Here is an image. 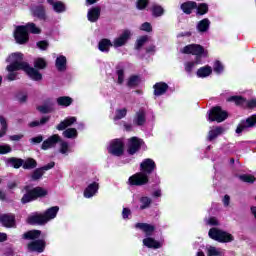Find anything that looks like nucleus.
<instances>
[{"label": "nucleus", "instance_id": "obj_30", "mask_svg": "<svg viewBox=\"0 0 256 256\" xmlns=\"http://www.w3.org/2000/svg\"><path fill=\"white\" fill-rule=\"evenodd\" d=\"M211 25V21L209 19L205 18L198 22L197 24V30L199 33H205L209 30V26Z\"/></svg>", "mask_w": 256, "mask_h": 256}, {"label": "nucleus", "instance_id": "obj_16", "mask_svg": "<svg viewBox=\"0 0 256 256\" xmlns=\"http://www.w3.org/2000/svg\"><path fill=\"white\" fill-rule=\"evenodd\" d=\"M31 13L34 17L45 21L47 19V15L45 14V6L43 5H34L31 7Z\"/></svg>", "mask_w": 256, "mask_h": 256}, {"label": "nucleus", "instance_id": "obj_29", "mask_svg": "<svg viewBox=\"0 0 256 256\" xmlns=\"http://www.w3.org/2000/svg\"><path fill=\"white\" fill-rule=\"evenodd\" d=\"M143 245L145 247H148V249H159L161 248V243H159L158 241H156L153 238H145L143 240Z\"/></svg>", "mask_w": 256, "mask_h": 256}, {"label": "nucleus", "instance_id": "obj_36", "mask_svg": "<svg viewBox=\"0 0 256 256\" xmlns=\"http://www.w3.org/2000/svg\"><path fill=\"white\" fill-rule=\"evenodd\" d=\"M22 167L23 169H35V167H37V161L33 158H29L25 162L23 161Z\"/></svg>", "mask_w": 256, "mask_h": 256}, {"label": "nucleus", "instance_id": "obj_32", "mask_svg": "<svg viewBox=\"0 0 256 256\" xmlns=\"http://www.w3.org/2000/svg\"><path fill=\"white\" fill-rule=\"evenodd\" d=\"M213 73V69L211 66H204L198 69L197 76L201 78L209 77V75Z\"/></svg>", "mask_w": 256, "mask_h": 256}, {"label": "nucleus", "instance_id": "obj_48", "mask_svg": "<svg viewBox=\"0 0 256 256\" xmlns=\"http://www.w3.org/2000/svg\"><path fill=\"white\" fill-rule=\"evenodd\" d=\"M214 73H217L218 75L223 73V64H221L220 61H216L213 66Z\"/></svg>", "mask_w": 256, "mask_h": 256}, {"label": "nucleus", "instance_id": "obj_54", "mask_svg": "<svg viewBox=\"0 0 256 256\" xmlns=\"http://www.w3.org/2000/svg\"><path fill=\"white\" fill-rule=\"evenodd\" d=\"M147 36H142L140 39L136 42V49H139L140 47L144 46L145 43H147Z\"/></svg>", "mask_w": 256, "mask_h": 256}, {"label": "nucleus", "instance_id": "obj_43", "mask_svg": "<svg viewBox=\"0 0 256 256\" xmlns=\"http://www.w3.org/2000/svg\"><path fill=\"white\" fill-rule=\"evenodd\" d=\"M208 255L209 256H221V255H223V250L220 248H215L213 246H210L208 248Z\"/></svg>", "mask_w": 256, "mask_h": 256}, {"label": "nucleus", "instance_id": "obj_13", "mask_svg": "<svg viewBox=\"0 0 256 256\" xmlns=\"http://www.w3.org/2000/svg\"><path fill=\"white\" fill-rule=\"evenodd\" d=\"M53 167H55V162H50L41 168H37L31 175L32 181H39L45 174V171H49V169H53Z\"/></svg>", "mask_w": 256, "mask_h": 256}, {"label": "nucleus", "instance_id": "obj_62", "mask_svg": "<svg viewBox=\"0 0 256 256\" xmlns=\"http://www.w3.org/2000/svg\"><path fill=\"white\" fill-rule=\"evenodd\" d=\"M208 225H219V220L215 217H211L207 221Z\"/></svg>", "mask_w": 256, "mask_h": 256}, {"label": "nucleus", "instance_id": "obj_23", "mask_svg": "<svg viewBox=\"0 0 256 256\" xmlns=\"http://www.w3.org/2000/svg\"><path fill=\"white\" fill-rule=\"evenodd\" d=\"M47 3L52 5V9L55 11V13H65L66 11L65 4L61 1L55 2V0H47Z\"/></svg>", "mask_w": 256, "mask_h": 256}, {"label": "nucleus", "instance_id": "obj_38", "mask_svg": "<svg viewBox=\"0 0 256 256\" xmlns=\"http://www.w3.org/2000/svg\"><path fill=\"white\" fill-rule=\"evenodd\" d=\"M63 135L66 139H75V137H77V129L68 128L63 132Z\"/></svg>", "mask_w": 256, "mask_h": 256}, {"label": "nucleus", "instance_id": "obj_31", "mask_svg": "<svg viewBox=\"0 0 256 256\" xmlns=\"http://www.w3.org/2000/svg\"><path fill=\"white\" fill-rule=\"evenodd\" d=\"M56 68L58 71H65L67 69V58L65 56H59L56 59Z\"/></svg>", "mask_w": 256, "mask_h": 256}, {"label": "nucleus", "instance_id": "obj_63", "mask_svg": "<svg viewBox=\"0 0 256 256\" xmlns=\"http://www.w3.org/2000/svg\"><path fill=\"white\" fill-rule=\"evenodd\" d=\"M229 201H231V198L229 197V195H225L223 198V204L225 205V207H229Z\"/></svg>", "mask_w": 256, "mask_h": 256}, {"label": "nucleus", "instance_id": "obj_15", "mask_svg": "<svg viewBox=\"0 0 256 256\" xmlns=\"http://www.w3.org/2000/svg\"><path fill=\"white\" fill-rule=\"evenodd\" d=\"M59 141H61V137L58 134H54L42 143L41 149H43V151H47V149L55 147Z\"/></svg>", "mask_w": 256, "mask_h": 256}, {"label": "nucleus", "instance_id": "obj_4", "mask_svg": "<svg viewBox=\"0 0 256 256\" xmlns=\"http://www.w3.org/2000/svg\"><path fill=\"white\" fill-rule=\"evenodd\" d=\"M182 53L196 55V62H188L185 64V71H187V73H191V71H193V67L201 63V60H199L200 57H207L205 49H203L199 44H190L185 46L182 49Z\"/></svg>", "mask_w": 256, "mask_h": 256}, {"label": "nucleus", "instance_id": "obj_50", "mask_svg": "<svg viewBox=\"0 0 256 256\" xmlns=\"http://www.w3.org/2000/svg\"><path fill=\"white\" fill-rule=\"evenodd\" d=\"M116 75H118V84L122 85L123 81H125V72L123 69H119L116 71Z\"/></svg>", "mask_w": 256, "mask_h": 256}, {"label": "nucleus", "instance_id": "obj_47", "mask_svg": "<svg viewBox=\"0 0 256 256\" xmlns=\"http://www.w3.org/2000/svg\"><path fill=\"white\" fill-rule=\"evenodd\" d=\"M136 85H139V77L138 76H132L128 80V87H136Z\"/></svg>", "mask_w": 256, "mask_h": 256}, {"label": "nucleus", "instance_id": "obj_10", "mask_svg": "<svg viewBox=\"0 0 256 256\" xmlns=\"http://www.w3.org/2000/svg\"><path fill=\"white\" fill-rule=\"evenodd\" d=\"M123 147V141L120 139H115L110 142L108 152L111 153V155H115L116 157H121V154L123 153Z\"/></svg>", "mask_w": 256, "mask_h": 256}, {"label": "nucleus", "instance_id": "obj_14", "mask_svg": "<svg viewBox=\"0 0 256 256\" xmlns=\"http://www.w3.org/2000/svg\"><path fill=\"white\" fill-rule=\"evenodd\" d=\"M131 39V31L124 30L123 33L118 37L115 38L113 41V47H123Z\"/></svg>", "mask_w": 256, "mask_h": 256}, {"label": "nucleus", "instance_id": "obj_22", "mask_svg": "<svg viewBox=\"0 0 256 256\" xmlns=\"http://www.w3.org/2000/svg\"><path fill=\"white\" fill-rule=\"evenodd\" d=\"M136 229H140L147 235V237L153 235V231H155V226L147 223H137L135 224Z\"/></svg>", "mask_w": 256, "mask_h": 256}, {"label": "nucleus", "instance_id": "obj_57", "mask_svg": "<svg viewBox=\"0 0 256 256\" xmlns=\"http://www.w3.org/2000/svg\"><path fill=\"white\" fill-rule=\"evenodd\" d=\"M2 253L4 256H13L14 255L13 248H11V247L3 248Z\"/></svg>", "mask_w": 256, "mask_h": 256}, {"label": "nucleus", "instance_id": "obj_44", "mask_svg": "<svg viewBox=\"0 0 256 256\" xmlns=\"http://www.w3.org/2000/svg\"><path fill=\"white\" fill-rule=\"evenodd\" d=\"M34 67L36 69H45V67H47V62H45V59L43 58H37L34 61Z\"/></svg>", "mask_w": 256, "mask_h": 256}, {"label": "nucleus", "instance_id": "obj_27", "mask_svg": "<svg viewBox=\"0 0 256 256\" xmlns=\"http://www.w3.org/2000/svg\"><path fill=\"white\" fill-rule=\"evenodd\" d=\"M222 133H225V128L223 127H216L211 129L208 132V141H213L214 139H217L219 135H222Z\"/></svg>", "mask_w": 256, "mask_h": 256}, {"label": "nucleus", "instance_id": "obj_59", "mask_svg": "<svg viewBox=\"0 0 256 256\" xmlns=\"http://www.w3.org/2000/svg\"><path fill=\"white\" fill-rule=\"evenodd\" d=\"M129 215H131V210L129 208H123V211H122L123 219H129Z\"/></svg>", "mask_w": 256, "mask_h": 256}, {"label": "nucleus", "instance_id": "obj_42", "mask_svg": "<svg viewBox=\"0 0 256 256\" xmlns=\"http://www.w3.org/2000/svg\"><path fill=\"white\" fill-rule=\"evenodd\" d=\"M165 13V10H163V7L159 5L152 6V15L154 17H161Z\"/></svg>", "mask_w": 256, "mask_h": 256}, {"label": "nucleus", "instance_id": "obj_8", "mask_svg": "<svg viewBox=\"0 0 256 256\" xmlns=\"http://www.w3.org/2000/svg\"><path fill=\"white\" fill-rule=\"evenodd\" d=\"M228 115L226 111H223L221 107L216 106L208 112V120L216 121L217 123H223L227 119Z\"/></svg>", "mask_w": 256, "mask_h": 256}, {"label": "nucleus", "instance_id": "obj_6", "mask_svg": "<svg viewBox=\"0 0 256 256\" xmlns=\"http://www.w3.org/2000/svg\"><path fill=\"white\" fill-rule=\"evenodd\" d=\"M209 238L219 243H231L233 241V235L217 228H211L208 232Z\"/></svg>", "mask_w": 256, "mask_h": 256}, {"label": "nucleus", "instance_id": "obj_45", "mask_svg": "<svg viewBox=\"0 0 256 256\" xmlns=\"http://www.w3.org/2000/svg\"><path fill=\"white\" fill-rule=\"evenodd\" d=\"M197 15H205L209 11V6L205 3L199 4L197 7Z\"/></svg>", "mask_w": 256, "mask_h": 256}, {"label": "nucleus", "instance_id": "obj_24", "mask_svg": "<svg viewBox=\"0 0 256 256\" xmlns=\"http://www.w3.org/2000/svg\"><path fill=\"white\" fill-rule=\"evenodd\" d=\"M76 122H77L76 117H68L64 121L60 122L58 124V126L56 127V129L58 131H65V129H67V127H71V125H73V123H76Z\"/></svg>", "mask_w": 256, "mask_h": 256}, {"label": "nucleus", "instance_id": "obj_5", "mask_svg": "<svg viewBox=\"0 0 256 256\" xmlns=\"http://www.w3.org/2000/svg\"><path fill=\"white\" fill-rule=\"evenodd\" d=\"M59 213V206H53L46 210L45 214H33L27 218L29 225H45L51 219H55Z\"/></svg>", "mask_w": 256, "mask_h": 256}, {"label": "nucleus", "instance_id": "obj_18", "mask_svg": "<svg viewBox=\"0 0 256 256\" xmlns=\"http://www.w3.org/2000/svg\"><path fill=\"white\" fill-rule=\"evenodd\" d=\"M28 249L36 253H43V251H45V240L32 241L28 244Z\"/></svg>", "mask_w": 256, "mask_h": 256}, {"label": "nucleus", "instance_id": "obj_55", "mask_svg": "<svg viewBox=\"0 0 256 256\" xmlns=\"http://www.w3.org/2000/svg\"><path fill=\"white\" fill-rule=\"evenodd\" d=\"M67 151H69V143L61 142V144H60V153L65 155V153H67Z\"/></svg>", "mask_w": 256, "mask_h": 256}, {"label": "nucleus", "instance_id": "obj_3", "mask_svg": "<svg viewBox=\"0 0 256 256\" xmlns=\"http://www.w3.org/2000/svg\"><path fill=\"white\" fill-rule=\"evenodd\" d=\"M29 32L34 35H39V33H41V29L37 27L35 23H28L25 26H17L14 31L16 43H19V45H25V43L29 41Z\"/></svg>", "mask_w": 256, "mask_h": 256}, {"label": "nucleus", "instance_id": "obj_34", "mask_svg": "<svg viewBox=\"0 0 256 256\" xmlns=\"http://www.w3.org/2000/svg\"><path fill=\"white\" fill-rule=\"evenodd\" d=\"M24 239H39L41 237V231L39 230H31L26 232L23 235Z\"/></svg>", "mask_w": 256, "mask_h": 256}, {"label": "nucleus", "instance_id": "obj_17", "mask_svg": "<svg viewBox=\"0 0 256 256\" xmlns=\"http://www.w3.org/2000/svg\"><path fill=\"white\" fill-rule=\"evenodd\" d=\"M87 17L90 23H97V21H99V17H101V7L96 6L89 9L87 13Z\"/></svg>", "mask_w": 256, "mask_h": 256}, {"label": "nucleus", "instance_id": "obj_25", "mask_svg": "<svg viewBox=\"0 0 256 256\" xmlns=\"http://www.w3.org/2000/svg\"><path fill=\"white\" fill-rule=\"evenodd\" d=\"M111 47H113V43H111V40L106 38L100 40L98 43V49L102 53H109V49H111Z\"/></svg>", "mask_w": 256, "mask_h": 256}, {"label": "nucleus", "instance_id": "obj_28", "mask_svg": "<svg viewBox=\"0 0 256 256\" xmlns=\"http://www.w3.org/2000/svg\"><path fill=\"white\" fill-rule=\"evenodd\" d=\"M145 121H146L145 110L141 109L136 113L133 123L134 125L141 126V125H145Z\"/></svg>", "mask_w": 256, "mask_h": 256}, {"label": "nucleus", "instance_id": "obj_1", "mask_svg": "<svg viewBox=\"0 0 256 256\" xmlns=\"http://www.w3.org/2000/svg\"><path fill=\"white\" fill-rule=\"evenodd\" d=\"M8 65L6 70L8 71L7 79L8 81H15L17 79V71H25L28 77L33 81H41L43 75H41L35 68L30 67L27 62L23 61V54L16 52L11 54L7 59Z\"/></svg>", "mask_w": 256, "mask_h": 256}, {"label": "nucleus", "instance_id": "obj_49", "mask_svg": "<svg viewBox=\"0 0 256 256\" xmlns=\"http://www.w3.org/2000/svg\"><path fill=\"white\" fill-rule=\"evenodd\" d=\"M6 153H11V146L0 144V155H6Z\"/></svg>", "mask_w": 256, "mask_h": 256}, {"label": "nucleus", "instance_id": "obj_60", "mask_svg": "<svg viewBox=\"0 0 256 256\" xmlns=\"http://www.w3.org/2000/svg\"><path fill=\"white\" fill-rule=\"evenodd\" d=\"M23 139V134H16L10 136V141H21Z\"/></svg>", "mask_w": 256, "mask_h": 256}, {"label": "nucleus", "instance_id": "obj_52", "mask_svg": "<svg viewBox=\"0 0 256 256\" xmlns=\"http://www.w3.org/2000/svg\"><path fill=\"white\" fill-rule=\"evenodd\" d=\"M240 179L244 181V183H253L255 181V177L251 175H242Z\"/></svg>", "mask_w": 256, "mask_h": 256}, {"label": "nucleus", "instance_id": "obj_20", "mask_svg": "<svg viewBox=\"0 0 256 256\" xmlns=\"http://www.w3.org/2000/svg\"><path fill=\"white\" fill-rule=\"evenodd\" d=\"M168 89H169V85H167V83L158 82L154 85V95L156 97H160V95H165Z\"/></svg>", "mask_w": 256, "mask_h": 256}, {"label": "nucleus", "instance_id": "obj_9", "mask_svg": "<svg viewBox=\"0 0 256 256\" xmlns=\"http://www.w3.org/2000/svg\"><path fill=\"white\" fill-rule=\"evenodd\" d=\"M256 125V115H252L248 117L246 120H242L238 127L236 128V133L239 135L243 133V131H248L251 127H255Z\"/></svg>", "mask_w": 256, "mask_h": 256}, {"label": "nucleus", "instance_id": "obj_37", "mask_svg": "<svg viewBox=\"0 0 256 256\" xmlns=\"http://www.w3.org/2000/svg\"><path fill=\"white\" fill-rule=\"evenodd\" d=\"M9 165H11V167H14V169H19V167H23V159H19V158H10L8 160Z\"/></svg>", "mask_w": 256, "mask_h": 256}, {"label": "nucleus", "instance_id": "obj_26", "mask_svg": "<svg viewBox=\"0 0 256 256\" xmlns=\"http://www.w3.org/2000/svg\"><path fill=\"white\" fill-rule=\"evenodd\" d=\"M181 9L183 13H186V15H191V13H193V9H197V2H194V1L184 2L181 5Z\"/></svg>", "mask_w": 256, "mask_h": 256}, {"label": "nucleus", "instance_id": "obj_61", "mask_svg": "<svg viewBox=\"0 0 256 256\" xmlns=\"http://www.w3.org/2000/svg\"><path fill=\"white\" fill-rule=\"evenodd\" d=\"M17 99L20 103H25L27 101V94H18Z\"/></svg>", "mask_w": 256, "mask_h": 256}, {"label": "nucleus", "instance_id": "obj_51", "mask_svg": "<svg viewBox=\"0 0 256 256\" xmlns=\"http://www.w3.org/2000/svg\"><path fill=\"white\" fill-rule=\"evenodd\" d=\"M147 5H149V0H138L136 7H137V9L142 11V9H145V7H147Z\"/></svg>", "mask_w": 256, "mask_h": 256}, {"label": "nucleus", "instance_id": "obj_39", "mask_svg": "<svg viewBox=\"0 0 256 256\" xmlns=\"http://www.w3.org/2000/svg\"><path fill=\"white\" fill-rule=\"evenodd\" d=\"M0 124H1V130H0V138L5 137L7 134V119L5 117L0 116Z\"/></svg>", "mask_w": 256, "mask_h": 256}, {"label": "nucleus", "instance_id": "obj_35", "mask_svg": "<svg viewBox=\"0 0 256 256\" xmlns=\"http://www.w3.org/2000/svg\"><path fill=\"white\" fill-rule=\"evenodd\" d=\"M127 117V108L117 109L114 116V122L120 121V119H124Z\"/></svg>", "mask_w": 256, "mask_h": 256}, {"label": "nucleus", "instance_id": "obj_46", "mask_svg": "<svg viewBox=\"0 0 256 256\" xmlns=\"http://www.w3.org/2000/svg\"><path fill=\"white\" fill-rule=\"evenodd\" d=\"M38 111H40V113H51V111H53V105H42L38 107Z\"/></svg>", "mask_w": 256, "mask_h": 256}, {"label": "nucleus", "instance_id": "obj_19", "mask_svg": "<svg viewBox=\"0 0 256 256\" xmlns=\"http://www.w3.org/2000/svg\"><path fill=\"white\" fill-rule=\"evenodd\" d=\"M0 223L4 227H15V215L13 214H3L0 216Z\"/></svg>", "mask_w": 256, "mask_h": 256}, {"label": "nucleus", "instance_id": "obj_11", "mask_svg": "<svg viewBox=\"0 0 256 256\" xmlns=\"http://www.w3.org/2000/svg\"><path fill=\"white\" fill-rule=\"evenodd\" d=\"M227 101L236 103V105L247 106L249 109H255L256 107V99H252L247 101L245 98L241 96H232L227 99Z\"/></svg>", "mask_w": 256, "mask_h": 256}, {"label": "nucleus", "instance_id": "obj_41", "mask_svg": "<svg viewBox=\"0 0 256 256\" xmlns=\"http://www.w3.org/2000/svg\"><path fill=\"white\" fill-rule=\"evenodd\" d=\"M47 121H49V117H42L41 119H40V121L39 120H34V121H32V122H30L29 124H28V126L29 127H39V126H41V125H45V123H47Z\"/></svg>", "mask_w": 256, "mask_h": 256}, {"label": "nucleus", "instance_id": "obj_33", "mask_svg": "<svg viewBox=\"0 0 256 256\" xmlns=\"http://www.w3.org/2000/svg\"><path fill=\"white\" fill-rule=\"evenodd\" d=\"M57 103L61 107H69V105H71V103H73V98H71L69 96H61V97L57 98Z\"/></svg>", "mask_w": 256, "mask_h": 256}, {"label": "nucleus", "instance_id": "obj_56", "mask_svg": "<svg viewBox=\"0 0 256 256\" xmlns=\"http://www.w3.org/2000/svg\"><path fill=\"white\" fill-rule=\"evenodd\" d=\"M37 47H38L39 49H41L42 51H45V50L47 49V47H49V43H48L47 41H45V40L39 41V42L37 43Z\"/></svg>", "mask_w": 256, "mask_h": 256}, {"label": "nucleus", "instance_id": "obj_7", "mask_svg": "<svg viewBox=\"0 0 256 256\" xmlns=\"http://www.w3.org/2000/svg\"><path fill=\"white\" fill-rule=\"evenodd\" d=\"M26 194L21 199L22 203H31V201H35V199H38V197H45L47 195V190L41 188V187H36L32 190H29V187L26 186Z\"/></svg>", "mask_w": 256, "mask_h": 256}, {"label": "nucleus", "instance_id": "obj_12", "mask_svg": "<svg viewBox=\"0 0 256 256\" xmlns=\"http://www.w3.org/2000/svg\"><path fill=\"white\" fill-rule=\"evenodd\" d=\"M141 145H143V140L132 137L128 140V153L129 155H135L139 149H141Z\"/></svg>", "mask_w": 256, "mask_h": 256}, {"label": "nucleus", "instance_id": "obj_64", "mask_svg": "<svg viewBox=\"0 0 256 256\" xmlns=\"http://www.w3.org/2000/svg\"><path fill=\"white\" fill-rule=\"evenodd\" d=\"M3 241H7L6 233H0V243H3Z\"/></svg>", "mask_w": 256, "mask_h": 256}, {"label": "nucleus", "instance_id": "obj_40", "mask_svg": "<svg viewBox=\"0 0 256 256\" xmlns=\"http://www.w3.org/2000/svg\"><path fill=\"white\" fill-rule=\"evenodd\" d=\"M140 209L143 210V209H148V207H150L151 203H152V200L151 198L147 197V196H143L140 198Z\"/></svg>", "mask_w": 256, "mask_h": 256}, {"label": "nucleus", "instance_id": "obj_58", "mask_svg": "<svg viewBox=\"0 0 256 256\" xmlns=\"http://www.w3.org/2000/svg\"><path fill=\"white\" fill-rule=\"evenodd\" d=\"M30 141H31L32 143H34L35 145H37V144H39V143H42V141H43V136L38 135V136H36V137H34V138H31Z\"/></svg>", "mask_w": 256, "mask_h": 256}, {"label": "nucleus", "instance_id": "obj_2", "mask_svg": "<svg viewBox=\"0 0 256 256\" xmlns=\"http://www.w3.org/2000/svg\"><path fill=\"white\" fill-rule=\"evenodd\" d=\"M155 161L151 158L144 159L140 164V171L128 179V185L141 187V185H147L149 183V175L155 171Z\"/></svg>", "mask_w": 256, "mask_h": 256}, {"label": "nucleus", "instance_id": "obj_53", "mask_svg": "<svg viewBox=\"0 0 256 256\" xmlns=\"http://www.w3.org/2000/svg\"><path fill=\"white\" fill-rule=\"evenodd\" d=\"M141 31H146L147 33H151L153 31V28L151 27V23L145 22L140 27Z\"/></svg>", "mask_w": 256, "mask_h": 256}, {"label": "nucleus", "instance_id": "obj_21", "mask_svg": "<svg viewBox=\"0 0 256 256\" xmlns=\"http://www.w3.org/2000/svg\"><path fill=\"white\" fill-rule=\"evenodd\" d=\"M97 191H99V184L97 182H93L84 190V197H86V199H91Z\"/></svg>", "mask_w": 256, "mask_h": 256}]
</instances>
